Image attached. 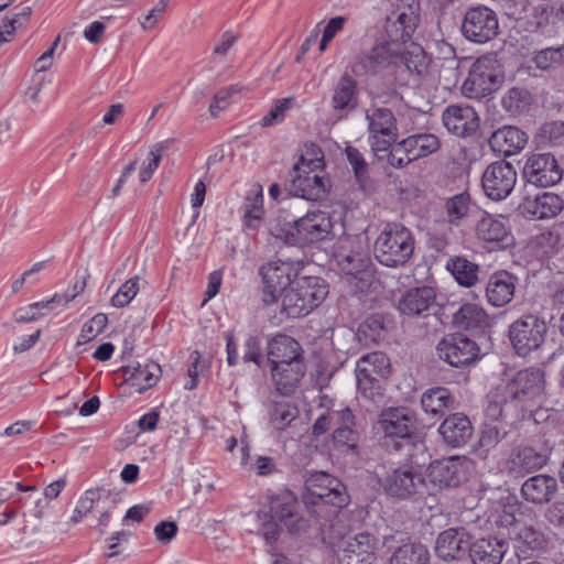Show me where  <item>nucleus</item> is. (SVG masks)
<instances>
[{"mask_svg": "<svg viewBox=\"0 0 564 564\" xmlns=\"http://www.w3.org/2000/svg\"><path fill=\"white\" fill-rule=\"evenodd\" d=\"M267 503L257 512L259 524L258 532L265 540V543L272 545L280 535V524H283L291 533H301L306 531L308 522L299 516L296 511V498L290 491L267 496Z\"/></svg>", "mask_w": 564, "mask_h": 564, "instance_id": "nucleus-1", "label": "nucleus"}, {"mask_svg": "<svg viewBox=\"0 0 564 564\" xmlns=\"http://www.w3.org/2000/svg\"><path fill=\"white\" fill-rule=\"evenodd\" d=\"M305 503L316 508L313 512L317 517L324 508L329 507L325 514L327 520L349 502L346 486L338 478L325 471L311 474L305 481Z\"/></svg>", "mask_w": 564, "mask_h": 564, "instance_id": "nucleus-2", "label": "nucleus"}, {"mask_svg": "<svg viewBox=\"0 0 564 564\" xmlns=\"http://www.w3.org/2000/svg\"><path fill=\"white\" fill-rule=\"evenodd\" d=\"M328 292V284L322 278H296L282 296L281 314L289 318L306 316L324 302Z\"/></svg>", "mask_w": 564, "mask_h": 564, "instance_id": "nucleus-3", "label": "nucleus"}, {"mask_svg": "<svg viewBox=\"0 0 564 564\" xmlns=\"http://www.w3.org/2000/svg\"><path fill=\"white\" fill-rule=\"evenodd\" d=\"M328 292V284L322 278H296L282 296L281 314L289 318L306 316L324 302Z\"/></svg>", "mask_w": 564, "mask_h": 564, "instance_id": "nucleus-4", "label": "nucleus"}, {"mask_svg": "<svg viewBox=\"0 0 564 564\" xmlns=\"http://www.w3.org/2000/svg\"><path fill=\"white\" fill-rule=\"evenodd\" d=\"M324 160L321 149L315 145L301 154L293 167L295 194L307 200H318L327 193V181L323 175Z\"/></svg>", "mask_w": 564, "mask_h": 564, "instance_id": "nucleus-5", "label": "nucleus"}, {"mask_svg": "<svg viewBox=\"0 0 564 564\" xmlns=\"http://www.w3.org/2000/svg\"><path fill=\"white\" fill-rule=\"evenodd\" d=\"M414 250L412 232L401 224H387L373 243V256L379 263L397 268L406 263Z\"/></svg>", "mask_w": 564, "mask_h": 564, "instance_id": "nucleus-6", "label": "nucleus"}, {"mask_svg": "<svg viewBox=\"0 0 564 564\" xmlns=\"http://www.w3.org/2000/svg\"><path fill=\"white\" fill-rule=\"evenodd\" d=\"M503 79V67L497 56L482 55L473 63L460 90L469 99H481L497 91Z\"/></svg>", "mask_w": 564, "mask_h": 564, "instance_id": "nucleus-7", "label": "nucleus"}, {"mask_svg": "<svg viewBox=\"0 0 564 564\" xmlns=\"http://www.w3.org/2000/svg\"><path fill=\"white\" fill-rule=\"evenodd\" d=\"M302 270L299 261L275 259L262 264L259 274L262 280V302L265 306L281 303L283 294L296 280Z\"/></svg>", "mask_w": 564, "mask_h": 564, "instance_id": "nucleus-8", "label": "nucleus"}, {"mask_svg": "<svg viewBox=\"0 0 564 564\" xmlns=\"http://www.w3.org/2000/svg\"><path fill=\"white\" fill-rule=\"evenodd\" d=\"M402 47L380 39L370 51L359 55L350 65L356 76L394 75L400 69Z\"/></svg>", "mask_w": 564, "mask_h": 564, "instance_id": "nucleus-9", "label": "nucleus"}, {"mask_svg": "<svg viewBox=\"0 0 564 564\" xmlns=\"http://www.w3.org/2000/svg\"><path fill=\"white\" fill-rule=\"evenodd\" d=\"M547 326L544 319L528 314L514 321L509 327V339L519 356L525 357L544 341Z\"/></svg>", "mask_w": 564, "mask_h": 564, "instance_id": "nucleus-10", "label": "nucleus"}, {"mask_svg": "<svg viewBox=\"0 0 564 564\" xmlns=\"http://www.w3.org/2000/svg\"><path fill=\"white\" fill-rule=\"evenodd\" d=\"M498 32L499 21L492 9L479 4L466 10L462 23V33L466 40L484 44L495 39Z\"/></svg>", "mask_w": 564, "mask_h": 564, "instance_id": "nucleus-11", "label": "nucleus"}, {"mask_svg": "<svg viewBox=\"0 0 564 564\" xmlns=\"http://www.w3.org/2000/svg\"><path fill=\"white\" fill-rule=\"evenodd\" d=\"M517 178V171L511 163L496 161L484 171L481 186L487 197L499 202L512 193Z\"/></svg>", "mask_w": 564, "mask_h": 564, "instance_id": "nucleus-12", "label": "nucleus"}, {"mask_svg": "<svg viewBox=\"0 0 564 564\" xmlns=\"http://www.w3.org/2000/svg\"><path fill=\"white\" fill-rule=\"evenodd\" d=\"M367 120L371 150L376 153L388 151L398 135L392 111L386 108L372 109L367 112Z\"/></svg>", "mask_w": 564, "mask_h": 564, "instance_id": "nucleus-13", "label": "nucleus"}, {"mask_svg": "<svg viewBox=\"0 0 564 564\" xmlns=\"http://www.w3.org/2000/svg\"><path fill=\"white\" fill-rule=\"evenodd\" d=\"M523 175L532 185L549 187L562 180L563 170L553 154L534 153L527 159Z\"/></svg>", "mask_w": 564, "mask_h": 564, "instance_id": "nucleus-14", "label": "nucleus"}, {"mask_svg": "<svg viewBox=\"0 0 564 564\" xmlns=\"http://www.w3.org/2000/svg\"><path fill=\"white\" fill-rule=\"evenodd\" d=\"M415 414L408 408H387L381 411L378 429L384 437L391 440L411 438L415 431Z\"/></svg>", "mask_w": 564, "mask_h": 564, "instance_id": "nucleus-15", "label": "nucleus"}, {"mask_svg": "<svg viewBox=\"0 0 564 564\" xmlns=\"http://www.w3.org/2000/svg\"><path fill=\"white\" fill-rule=\"evenodd\" d=\"M471 462L465 456H451L431 463L429 477L444 487H457L467 479Z\"/></svg>", "mask_w": 564, "mask_h": 564, "instance_id": "nucleus-16", "label": "nucleus"}, {"mask_svg": "<svg viewBox=\"0 0 564 564\" xmlns=\"http://www.w3.org/2000/svg\"><path fill=\"white\" fill-rule=\"evenodd\" d=\"M436 350L440 359L456 368L469 365L479 355L477 344L462 335H451L443 338Z\"/></svg>", "mask_w": 564, "mask_h": 564, "instance_id": "nucleus-17", "label": "nucleus"}, {"mask_svg": "<svg viewBox=\"0 0 564 564\" xmlns=\"http://www.w3.org/2000/svg\"><path fill=\"white\" fill-rule=\"evenodd\" d=\"M379 484L384 492L393 498L405 499L416 494L422 485V478L415 475L410 466L390 467L383 476H379Z\"/></svg>", "mask_w": 564, "mask_h": 564, "instance_id": "nucleus-18", "label": "nucleus"}, {"mask_svg": "<svg viewBox=\"0 0 564 564\" xmlns=\"http://www.w3.org/2000/svg\"><path fill=\"white\" fill-rule=\"evenodd\" d=\"M419 23V14L412 8L392 12L387 17L383 40L404 47L411 42Z\"/></svg>", "mask_w": 564, "mask_h": 564, "instance_id": "nucleus-19", "label": "nucleus"}, {"mask_svg": "<svg viewBox=\"0 0 564 564\" xmlns=\"http://www.w3.org/2000/svg\"><path fill=\"white\" fill-rule=\"evenodd\" d=\"M476 236L479 240L503 249L513 243L509 219L502 215L485 213L477 221Z\"/></svg>", "mask_w": 564, "mask_h": 564, "instance_id": "nucleus-20", "label": "nucleus"}, {"mask_svg": "<svg viewBox=\"0 0 564 564\" xmlns=\"http://www.w3.org/2000/svg\"><path fill=\"white\" fill-rule=\"evenodd\" d=\"M446 130L460 138L475 133L479 127V117L475 109L467 105H449L442 115Z\"/></svg>", "mask_w": 564, "mask_h": 564, "instance_id": "nucleus-21", "label": "nucleus"}, {"mask_svg": "<svg viewBox=\"0 0 564 564\" xmlns=\"http://www.w3.org/2000/svg\"><path fill=\"white\" fill-rule=\"evenodd\" d=\"M544 372L540 368L518 371L506 384V393L511 399H533L544 390Z\"/></svg>", "mask_w": 564, "mask_h": 564, "instance_id": "nucleus-22", "label": "nucleus"}, {"mask_svg": "<svg viewBox=\"0 0 564 564\" xmlns=\"http://www.w3.org/2000/svg\"><path fill=\"white\" fill-rule=\"evenodd\" d=\"M297 239L302 242H316L329 238L333 223L324 210L308 212L294 221Z\"/></svg>", "mask_w": 564, "mask_h": 564, "instance_id": "nucleus-23", "label": "nucleus"}, {"mask_svg": "<svg viewBox=\"0 0 564 564\" xmlns=\"http://www.w3.org/2000/svg\"><path fill=\"white\" fill-rule=\"evenodd\" d=\"M470 540L465 528H449L438 534L435 553L444 561L459 560L469 551Z\"/></svg>", "mask_w": 564, "mask_h": 564, "instance_id": "nucleus-24", "label": "nucleus"}, {"mask_svg": "<svg viewBox=\"0 0 564 564\" xmlns=\"http://www.w3.org/2000/svg\"><path fill=\"white\" fill-rule=\"evenodd\" d=\"M432 58L426 54L424 48L414 42L402 47V59L400 68L409 75V80L415 85H420L431 76Z\"/></svg>", "mask_w": 564, "mask_h": 564, "instance_id": "nucleus-25", "label": "nucleus"}, {"mask_svg": "<svg viewBox=\"0 0 564 564\" xmlns=\"http://www.w3.org/2000/svg\"><path fill=\"white\" fill-rule=\"evenodd\" d=\"M377 539L368 533L360 532L344 542V556L339 558L341 564H372Z\"/></svg>", "mask_w": 564, "mask_h": 564, "instance_id": "nucleus-26", "label": "nucleus"}, {"mask_svg": "<svg viewBox=\"0 0 564 564\" xmlns=\"http://www.w3.org/2000/svg\"><path fill=\"white\" fill-rule=\"evenodd\" d=\"M517 283L518 278L506 270L492 273L486 286L488 303L495 307H502L510 303L514 296Z\"/></svg>", "mask_w": 564, "mask_h": 564, "instance_id": "nucleus-27", "label": "nucleus"}, {"mask_svg": "<svg viewBox=\"0 0 564 564\" xmlns=\"http://www.w3.org/2000/svg\"><path fill=\"white\" fill-rule=\"evenodd\" d=\"M272 381L282 395L292 394L306 372L304 359L270 366Z\"/></svg>", "mask_w": 564, "mask_h": 564, "instance_id": "nucleus-28", "label": "nucleus"}, {"mask_svg": "<svg viewBox=\"0 0 564 564\" xmlns=\"http://www.w3.org/2000/svg\"><path fill=\"white\" fill-rule=\"evenodd\" d=\"M390 364L386 354L373 351L361 356L356 364V379L359 390H366V384L376 380V376L387 377Z\"/></svg>", "mask_w": 564, "mask_h": 564, "instance_id": "nucleus-29", "label": "nucleus"}, {"mask_svg": "<svg viewBox=\"0 0 564 564\" xmlns=\"http://www.w3.org/2000/svg\"><path fill=\"white\" fill-rule=\"evenodd\" d=\"M473 431L470 420L462 413L451 414L438 426L444 443L452 448L464 446L470 440Z\"/></svg>", "mask_w": 564, "mask_h": 564, "instance_id": "nucleus-30", "label": "nucleus"}, {"mask_svg": "<svg viewBox=\"0 0 564 564\" xmlns=\"http://www.w3.org/2000/svg\"><path fill=\"white\" fill-rule=\"evenodd\" d=\"M267 355L270 366L304 359L303 349L293 337L278 333L267 344Z\"/></svg>", "mask_w": 564, "mask_h": 564, "instance_id": "nucleus-31", "label": "nucleus"}, {"mask_svg": "<svg viewBox=\"0 0 564 564\" xmlns=\"http://www.w3.org/2000/svg\"><path fill=\"white\" fill-rule=\"evenodd\" d=\"M527 142V133L513 126L499 128L489 139L491 150L503 156H511L519 153L525 147Z\"/></svg>", "mask_w": 564, "mask_h": 564, "instance_id": "nucleus-32", "label": "nucleus"}, {"mask_svg": "<svg viewBox=\"0 0 564 564\" xmlns=\"http://www.w3.org/2000/svg\"><path fill=\"white\" fill-rule=\"evenodd\" d=\"M162 375L161 366L155 361L145 364L137 362L129 365L123 369V376L129 386L142 393L154 387Z\"/></svg>", "mask_w": 564, "mask_h": 564, "instance_id": "nucleus-33", "label": "nucleus"}, {"mask_svg": "<svg viewBox=\"0 0 564 564\" xmlns=\"http://www.w3.org/2000/svg\"><path fill=\"white\" fill-rule=\"evenodd\" d=\"M435 297V291L431 286L413 288L402 294L397 307L403 315H421L434 303Z\"/></svg>", "mask_w": 564, "mask_h": 564, "instance_id": "nucleus-34", "label": "nucleus"}, {"mask_svg": "<svg viewBox=\"0 0 564 564\" xmlns=\"http://www.w3.org/2000/svg\"><path fill=\"white\" fill-rule=\"evenodd\" d=\"M507 551L503 539H480L470 545L469 556L474 564H500Z\"/></svg>", "mask_w": 564, "mask_h": 564, "instance_id": "nucleus-35", "label": "nucleus"}, {"mask_svg": "<svg viewBox=\"0 0 564 564\" xmlns=\"http://www.w3.org/2000/svg\"><path fill=\"white\" fill-rule=\"evenodd\" d=\"M557 490V480L549 475H535L528 478L521 487L522 497L532 503L549 502Z\"/></svg>", "mask_w": 564, "mask_h": 564, "instance_id": "nucleus-36", "label": "nucleus"}, {"mask_svg": "<svg viewBox=\"0 0 564 564\" xmlns=\"http://www.w3.org/2000/svg\"><path fill=\"white\" fill-rule=\"evenodd\" d=\"M453 324L464 330L479 333L489 325V316L477 304L466 303L453 315Z\"/></svg>", "mask_w": 564, "mask_h": 564, "instance_id": "nucleus-37", "label": "nucleus"}, {"mask_svg": "<svg viewBox=\"0 0 564 564\" xmlns=\"http://www.w3.org/2000/svg\"><path fill=\"white\" fill-rule=\"evenodd\" d=\"M522 208L528 216L547 219L555 217L563 209V200L558 195L545 192L533 199H527Z\"/></svg>", "mask_w": 564, "mask_h": 564, "instance_id": "nucleus-38", "label": "nucleus"}, {"mask_svg": "<svg viewBox=\"0 0 564 564\" xmlns=\"http://www.w3.org/2000/svg\"><path fill=\"white\" fill-rule=\"evenodd\" d=\"M336 417L341 421V425L338 426L333 433V442L335 447L344 453H356L358 434L352 429V412L350 409L345 408L340 412H336Z\"/></svg>", "mask_w": 564, "mask_h": 564, "instance_id": "nucleus-39", "label": "nucleus"}, {"mask_svg": "<svg viewBox=\"0 0 564 564\" xmlns=\"http://www.w3.org/2000/svg\"><path fill=\"white\" fill-rule=\"evenodd\" d=\"M241 209L246 227L250 229H258L262 223L264 214L263 189L260 184H253L248 189Z\"/></svg>", "mask_w": 564, "mask_h": 564, "instance_id": "nucleus-40", "label": "nucleus"}, {"mask_svg": "<svg viewBox=\"0 0 564 564\" xmlns=\"http://www.w3.org/2000/svg\"><path fill=\"white\" fill-rule=\"evenodd\" d=\"M453 404L454 398L444 387L427 389L421 397L422 410L433 417L443 416Z\"/></svg>", "mask_w": 564, "mask_h": 564, "instance_id": "nucleus-41", "label": "nucleus"}, {"mask_svg": "<svg viewBox=\"0 0 564 564\" xmlns=\"http://www.w3.org/2000/svg\"><path fill=\"white\" fill-rule=\"evenodd\" d=\"M510 539L514 542V547L522 553L542 550L547 542L543 532L523 522L513 529Z\"/></svg>", "mask_w": 564, "mask_h": 564, "instance_id": "nucleus-42", "label": "nucleus"}, {"mask_svg": "<svg viewBox=\"0 0 564 564\" xmlns=\"http://www.w3.org/2000/svg\"><path fill=\"white\" fill-rule=\"evenodd\" d=\"M358 87L357 82L349 75L344 74L337 82L332 102L336 110L352 109L357 106Z\"/></svg>", "mask_w": 564, "mask_h": 564, "instance_id": "nucleus-43", "label": "nucleus"}, {"mask_svg": "<svg viewBox=\"0 0 564 564\" xmlns=\"http://www.w3.org/2000/svg\"><path fill=\"white\" fill-rule=\"evenodd\" d=\"M430 558V552L424 544L409 542L392 553L390 564H429Z\"/></svg>", "mask_w": 564, "mask_h": 564, "instance_id": "nucleus-44", "label": "nucleus"}, {"mask_svg": "<svg viewBox=\"0 0 564 564\" xmlns=\"http://www.w3.org/2000/svg\"><path fill=\"white\" fill-rule=\"evenodd\" d=\"M400 142L412 161L426 156L440 148L438 138L430 133L410 135Z\"/></svg>", "mask_w": 564, "mask_h": 564, "instance_id": "nucleus-45", "label": "nucleus"}, {"mask_svg": "<svg viewBox=\"0 0 564 564\" xmlns=\"http://www.w3.org/2000/svg\"><path fill=\"white\" fill-rule=\"evenodd\" d=\"M446 268L458 284L463 286H473L478 280L479 267L464 257L451 259Z\"/></svg>", "mask_w": 564, "mask_h": 564, "instance_id": "nucleus-46", "label": "nucleus"}, {"mask_svg": "<svg viewBox=\"0 0 564 564\" xmlns=\"http://www.w3.org/2000/svg\"><path fill=\"white\" fill-rule=\"evenodd\" d=\"M546 456L532 447H523L511 459V468L517 473H530L542 468Z\"/></svg>", "mask_w": 564, "mask_h": 564, "instance_id": "nucleus-47", "label": "nucleus"}, {"mask_svg": "<svg viewBox=\"0 0 564 564\" xmlns=\"http://www.w3.org/2000/svg\"><path fill=\"white\" fill-rule=\"evenodd\" d=\"M502 107L512 116L525 111L531 105V95L527 89L513 87L501 99Z\"/></svg>", "mask_w": 564, "mask_h": 564, "instance_id": "nucleus-48", "label": "nucleus"}, {"mask_svg": "<svg viewBox=\"0 0 564 564\" xmlns=\"http://www.w3.org/2000/svg\"><path fill=\"white\" fill-rule=\"evenodd\" d=\"M169 148V141L164 140L155 143L145 161L142 162L139 171V180L141 183H147L150 181L160 165L163 152Z\"/></svg>", "mask_w": 564, "mask_h": 564, "instance_id": "nucleus-49", "label": "nucleus"}, {"mask_svg": "<svg viewBox=\"0 0 564 564\" xmlns=\"http://www.w3.org/2000/svg\"><path fill=\"white\" fill-rule=\"evenodd\" d=\"M297 414L296 406L290 402H275L270 411V423L276 430H284Z\"/></svg>", "mask_w": 564, "mask_h": 564, "instance_id": "nucleus-50", "label": "nucleus"}, {"mask_svg": "<svg viewBox=\"0 0 564 564\" xmlns=\"http://www.w3.org/2000/svg\"><path fill=\"white\" fill-rule=\"evenodd\" d=\"M140 291V278L134 275L120 285L112 295L110 303L113 307L121 308L129 305Z\"/></svg>", "mask_w": 564, "mask_h": 564, "instance_id": "nucleus-51", "label": "nucleus"}, {"mask_svg": "<svg viewBox=\"0 0 564 564\" xmlns=\"http://www.w3.org/2000/svg\"><path fill=\"white\" fill-rule=\"evenodd\" d=\"M470 198L466 193H460L448 198L445 204L446 216L451 224H458L469 210Z\"/></svg>", "mask_w": 564, "mask_h": 564, "instance_id": "nucleus-52", "label": "nucleus"}, {"mask_svg": "<svg viewBox=\"0 0 564 564\" xmlns=\"http://www.w3.org/2000/svg\"><path fill=\"white\" fill-rule=\"evenodd\" d=\"M533 61L535 66L543 70L564 65V44L560 47H547L539 51Z\"/></svg>", "mask_w": 564, "mask_h": 564, "instance_id": "nucleus-53", "label": "nucleus"}, {"mask_svg": "<svg viewBox=\"0 0 564 564\" xmlns=\"http://www.w3.org/2000/svg\"><path fill=\"white\" fill-rule=\"evenodd\" d=\"M31 7H21L11 17H7L0 24V41L7 42L17 28L22 26L31 15Z\"/></svg>", "mask_w": 564, "mask_h": 564, "instance_id": "nucleus-54", "label": "nucleus"}, {"mask_svg": "<svg viewBox=\"0 0 564 564\" xmlns=\"http://www.w3.org/2000/svg\"><path fill=\"white\" fill-rule=\"evenodd\" d=\"M108 317L104 313H98L86 322L79 333L77 345H85L97 337L106 328Z\"/></svg>", "mask_w": 564, "mask_h": 564, "instance_id": "nucleus-55", "label": "nucleus"}, {"mask_svg": "<svg viewBox=\"0 0 564 564\" xmlns=\"http://www.w3.org/2000/svg\"><path fill=\"white\" fill-rule=\"evenodd\" d=\"M109 491L106 489H89L77 501L75 507V514H80V518L86 517L101 499L108 498Z\"/></svg>", "mask_w": 564, "mask_h": 564, "instance_id": "nucleus-56", "label": "nucleus"}, {"mask_svg": "<svg viewBox=\"0 0 564 564\" xmlns=\"http://www.w3.org/2000/svg\"><path fill=\"white\" fill-rule=\"evenodd\" d=\"M291 98H283L278 100L276 104L272 107V109L261 118L262 127H270L276 123H280L284 117L285 112L290 109Z\"/></svg>", "mask_w": 564, "mask_h": 564, "instance_id": "nucleus-57", "label": "nucleus"}, {"mask_svg": "<svg viewBox=\"0 0 564 564\" xmlns=\"http://www.w3.org/2000/svg\"><path fill=\"white\" fill-rule=\"evenodd\" d=\"M516 507L508 506L497 516L496 524L500 530H506V534L511 538L513 529L520 525L522 522L516 518Z\"/></svg>", "mask_w": 564, "mask_h": 564, "instance_id": "nucleus-58", "label": "nucleus"}, {"mask_svg": "<svg viewBox=\"0 0 564 564\" xmlns=\"http://www.w3.org/2000/svg\"><path fill=\"white\" fill-rule=\"evenodd\" d=\"M237 93V89L231 86L219 90L209 106V112L213 117H217L221 111L228 108L231 97Z\"/></svg>", "mask_w": 564, "mask_h": 564, "instance_id": "nucleus-59", "label": "nucleus"}, {"mask_svg": "<svg viewBox=\"0 0 564 564\" xmlns=\"http://www.w3.org/2000/svg\"><path fill=\"white\" fill-rule=\"evenodd\" d=\"M383 318L380 315L368 317L360 326V332L365 335L368 334L372 341H379L383 338Z\"/></svg>", "mask_w": 564, "mask_h": 564, "instance_id": "nucleus-60", "label": "nucleus"}, {"mask_svg": "<svg viewBox=\"0 0 564 564\" xmlns=\"http://www.w3.org/2000/svg\"><path fill=\"white\" fill-rule=\"evenodd\" d=\"M338 262L341 264L343 270L347 274H355L359 272L365 267V260L360 257L359 253H344L338 251L337 253Z\"/></svg>", "mask_w": 564, "mask_h": 564, "instance_id": "nucleus-61", "label": "nucleus"}, {"mask_svg": "<svg viewBox=\"0 0 564 564\" xmlns=\"http://www.w3.org/2000/svg\"><path fill=\"white\" fill-rule=\"evenodd\" d=\"M347 159L352 166L354 173L358 182H361L367 174V163L364 155L352 147L346 149Z\"/></svg>", "mask_w": 564, "mask_h": 564, "instance_id": "nucleus-62", "label": "nucleus"}, {"mask_svg": "<svg viewBox=\"0 0 564 564\" xmlns=\"http://www.w3.org/2000/svg\"><path fill=\"white\" fill-rule=\"evenodd\" d=\"M245 362H253L257 366L260 365L261 360V345L260 339L257 336H250L243 344V356Z\"/></svg>", "mask_w": 564, "mask_h": 564, "instance_id": "nucleus-63", "label": "nucleus"}, {"mask_svg": "<svg viewBox=\"0 0 564 564\" xmlns=\"http://www.w3.org/2000/svg\"><path fill=\"white\" fill-rule=\"evenodd\" d=\"M541 137L549 142L555 143L564 137V122L563 121H551L546 122L541 127Z\"/></svg>", "mask_w": 564, "mask_h": 564, "instance_id": "nucleus-64", "label": "nucleus"}]
</instances>
